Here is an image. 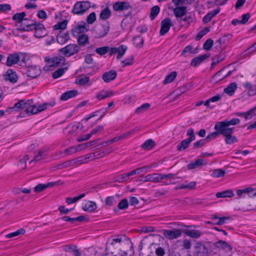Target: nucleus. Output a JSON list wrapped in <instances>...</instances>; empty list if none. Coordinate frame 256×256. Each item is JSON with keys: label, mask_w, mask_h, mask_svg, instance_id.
Returning <instances> with one entry per match:
<instances>
[{"label": "nucleus", "mask_w": 256, "mask_h": 256, "mask_svg": "<svg viewBox=\"0 0 256 256\" xmlns=\"http://www.w3.org/2000/svg\"><path fill=\"white\" fill-rule=\"evenodd\" d=\"M32 100H28L26 101L22 100L16 103L14 108H20L26 109V112L28 114H36L46 110L48 107H52L54 105V102L44 103L41 104H32Z\"/></svg>", "instance_id": "obj_1"}, {"label": "nucleus", "mask_w": 256, "mask_h": 256, "mask_svg": "<svg viewBox=\"0 0 256 256\" xmlns=\"http://www.w3.org/2000/svg\"><path fill=\"white\" fill-rule=\"evenodd\" d=\"M240 122V120L238 118H233L230 120H224L223 129L224 130V134H222V135L225 137L224 141L226 144H232L237 142V138L232 135L235 128L230 126L237 125Z\"/></svg>", "instance_id": "obj_2"}, {"label": "nucleus", "mask_w": 256, "mask_h": 256, "mask_svg": "<svg viewBox=\"0 0 256 256\" xmlns=\"http://www.w3.org/2000/svg\"><path fill=\"white\" fill-rule=\"evenodd\" d=\"M6 64L8 66H12L14 64H18L21 66H26V57L22 54L13 53L8 55Z\"/></svg>", "instance_id": "obj_3"}, {"label": "nucleus", "mask_w": 256, "mask_h": 256, "mask_svg": "<svg viewBox=\"0 0 256 256\" xmlns=\"http://www.w3.org/2000/svg\"><path fill=\"white\" fill-rule=\"evenodd\" d=\"M224 126V120L216 122L214 126V129L216 131L207 136L205 138L206 140V142H208L210 140L216 139L219 135H222V134H224V130L223 129Z\"/></svg>", "instance_id": "obj_4"}, {"label": "nucleus", "mask_w": 256, "mask_h": 256, "mask_svg": "<svg viewBox=\"0 0 256 256\" xmlns=\"http://www.w3.org/2000/svg\"><path fill=\"white\" fill-rule=\"evenodd\" d=\"M90 7V3L88 1L78 2L74 5L72 12L76 14H83Z\"/></svg>", "instance_id": "obj_5"}, {"label": "nucleus", "mask_w": 256, "mask_h": 256, "mask_svg": "<svg viewBox=\"0 0 256 256\" xmlns=\"http://www.w3.org/2000/svg\"><path fill=\"white\" fill-rule=\"evenodd\" d=\"M80 50L79 46L76 44H70L59 50V52L66 57H69Z\"/></svg>", "instance_id": "obj_6"}, {"label": "nucleus", "mask_w": 256, "mask_h": 256, "mask_svg": "<svg viewBox=\"0 0 256 256\" xmlns=\"http://www.w3.org/2000/svg\"><path fill=\"white\" fill-rule=\"evenodd\" d=\"M26 63H28L26 62ZM26 74L28 77L34 78L40 75L41 73L40 68L37 66L29 65L26 64Z\"/></svg>", "instance_id": "obj_7"}, {"label": "nucleus", "mask_w": 256, "mask_h": 256, "mask_svg": "<svg viewBox=\"0 0 256 256\" xmlns=\"http://www.w3.org/2000/svg\"><path fill=\"white\" fill-rule=\"evenodd\" d=\"M182 230L180 229L166 230L163 232L164 236L169 240L177 238L182 236Z\"/></svg>", "instance_id": "obj_8"}, {"label": "nucleus", "mask_w": 256, "mask_h": 256, "mask_svg": "<svg viewBox=\"0 0 256 256\" xmlns=\"http://www.w3.org/2000/svg\"><path fill=\"white\" fill-rule=\"evenodd\" d=\"M35 30L34 36L36 38H41L44 36L47 32L44 26L42 24L35 23L33 30Z\"/></svg>", "instance_id": "obj_9"}, {"label": "nucleus", "mask_w": 256, "mask_h": 256, "mask_svg": "<svg viewBox=\"0 0 256 256\" xmlns=\"http://www.w3.org/2000/svg\"><path fill=\"white\" fill-rule=\"evenodd\" d=\"M161 28L160 34L163 36L167 33L172 26L171 20L168 18H166L161 22Z\"/></svg>", "instance_id": "obj_10"}, {"label": "nucleus", "mask_w": 256, "mask_h": 256, "mask_svg": "<svg viewBox=\"0 0 256 256\" xmlns=\"http://www.w3.org/2000/svg\"><path fill=\"white\" fill-rule=\"evenodd\" d=\"M132 8L129 2H118L113 4V9L115 11H123Z\"/></svg>", "instance_id": "obj_11"}, {"label": "nucleus", "mask_w": 256, "mask_h": 256, "mask_svg": "<svg viewBox=\"0 0 256 256\" xmlns=\"http://www.w3.org/2000/svg\"><path fill=\"white\" fill-rule=\"evenodd\" d=\"M20 30L24 31H28L33 30L35 23L32 20L25 18L21 23Z\"/></svg>", "instance_id": "obj_12"}, {"label": "nucleus", "mask_w": 256, "mask_h": 256, "mask_svg": "<svg viewBox=\"0 0 256 256\" xmlns=\"http://www.w3.org/2000/svg\"><path fill=\"white\" fill-rule=\"evenodd\" d=\"M110 26L108 25H102L99 26L96 30V37L98 38L104 36L108 32Z\"/></svg>", "instance_id": "obj_13"}, {"label": "nucleus", "mask_w": 256, "mask_h": 256, "mask_svg": "<svg viewBox=\"0 0 256 256\" xmlns=\"http://www.w3.org/2000/svg\"><path fill=\"white\" fill-rule=\"evenodd\" d=\"M173 12L177 19H179L184 16L187 12V8L186 6H176L173 10Z\"/></svg>", "instance_id": "obj_14"}, {"label": "nucleus", "mask_w": 256, "mask_h": 256, "mask_svg": "<svg viewBox=\"0 0 256 256\" xmlns=\"http://www.w3.org/2000/svg\"><path fill=\"white\" fill-rule=\"evenodd\" d=\"M117 76L116 72L114 70H110L108 72H104L102 76V80L106 82H109L114 80Z\"/></svg>", "instance_id": "obj_15"}, {"label": "nucleus", "mask_w": 256, "mask_h": 256, "mask_svg": "<svg viewBox=\"0 0 256 256\" xmlns=\"http://www.w3.org/2000/svg\"><path fill=\"white\" fill-rule=\"evenodd\" d=\"M70 36L68 32L60 31L57 35V42L60 44H64L69 40Z\"/></svg>", "instance_id": "obj_16"}, {"label": "nucleus", "mask_w": 256, "mask_h": 256, "mask_svg": "<svg viewBox=\"0 0 256 256\" xmlns=\"http://www.w3.org/2000/svg\"><path fill=\"white\" fill-rule=\"evenodd\" d=\"M88 27L86 22H83L81 24H78L73 28L72 33L74 34L84 33L88 31Z\"/></svg>", "instance_id": "obj_17"}, {"label": "nucleus", "mask_w": 256, "mask_h": 256, "mask_svg": "<svg viewBox=\"0 0 256 256\" xmlns=\"http://www.w3.org/2000/svg\"><path fill=\"white\" fill-rule=\"evenodd\" d=\"M160 174L153 173L146 176L144 177V182H152L154 183H158L160 182Z\"/></svg>", "instance_id": "obj_18"}, {"label": "nucleus", "mask_w": 256, "mask_h": 256, "mask_svg": "<svg viewBox=\"0 0 256 256\" xmlns=\"http://www.w3.org/2000/svg\"><path fill=\"white\" fill-rule=\"evenodd\" d=\"M210 56L209 53L202 54L200 56H197L193 58L191 61V65L194 66H196L200 64H201L204 60L208 58Z\"/></svg>", "instance_id": "obj_19"}, {"label": "nucleus", "mask_w": 256, "mask_h": 256, "mask_svg": "<svg viewBox=\"0 0 256 256\" xmlns=\"http://www.w3.org/2000/svg\"><path fill=\"white\" fill-rule=\"evenodd\" d=\"M207 162L206 160L202 159H198L194 162L190 163L188 165V168L189 170H192L197 168L203 166H206Z\"/></svg>", "instance_id": "obj_20"}, {"label": "nucleus", "mask_w": 256, "mask_h": 256, "mask_svg": "<svg viewBox=\"0 0 256 256\" xmlns=\"http://www.w3.org/2000/svg\"><path fill=\"white\" fill-rule=\"evenodd\" d=\"M114 94V92L112 90H102L96 94V98L99 100H102L110 97Z\"/></svg>", "instance_id": "obj_21"}, {"label": "nucleus", "mask_w": 256, "mask_h": 256, "mask_svg": "<svg viewBox=\"0 0 256 256\" xmlns=\"http://www.w3.org/2000/svg\"><path fill=\"white\" fill-rule=\"evenodd\" d=\"M78 94V92L76 90H70L67 91L61 96L60 100H66L69 98L75 97Z\"/></svg>", "instance_id": "obj_22"}, {"label": "nucleus", "mask_w": 256, "mask_h": 256, "mask_svg": "<svg viewBox=\"0 0 256 256\" xmlns=\"http://www.w3.org/2000/svg\"><path fill=\"white\" fill-rule=\"evenodd\" d=\"M18 77L16 72L12 71V69H9L6 72V80H8L12 83H15L17 82Z\"/></svg>", "instance_id": "obj_23"}, {"label": "nucleus", "mask_w": 256, "mask_h": 256, "mask_svg": "<svg viewBox=\"0 0 256 256\" xmlns=\"http://www.w3.org/2000/svg\"><path fill=\"white\" fill-rule=\"evenodd\" d=\"M214 246L226 252L230 251L232 250L231 246L228 242L222 240L216 242L214 244Z\"/></svg>", "instance_id": "obj_24"}, {"label": "nucleus", "mask_w": 256, "mask_h": 256, "mask_svg": "<svg viewBox=\"0 0 256 256\" xmlns=\"http://www.w3.org/2000/svg\"><path fill=\"white\" fill-rule=\"evenodd\" d=\"M184 232L186 236H188L192 238H198L202 235V232H200L198 230H185Z\"/></svg>", "instance_id": "obj_25"}, {"label": "nucleus", "mask_w": 256, "mask_h": 256, "mask_svg": "<svg viewBox=\"0 0 256 256\" xmlns=\"http://www.w3.org/2000/svg\"><path fill=\"white\" fill-rule=\"evenodd\" d=\"M220 12V8H217L207 14L203 18V22L204 23H208L211 19L216 14H218Z\"/></svg>", "instance_id": "obj_26"}, {"label": "nucleus", "mask_w": 256, "mask_h": 256, "mask_svg": "<svg viewBox=\"0 0 256 256\" xmlns=\"http://www.w3.org/2000/svg\"><path fill=\"white\" fill-rule=\"evenodd\" d=\"M243 86L248 91L250 96H253L256 94V86L252 85L248 82L243 84Z\"/></svg>", "instance_id": "obj_27"}, {"label": "nucleus", "mask_w": 256, "mask_h": 256, "mask_svg": "<svg viewBox=\"0 0 256 256\" xmlns=\"http://www.w3.org/2000/svg\"><path fill=\"white\" fill-rule=\"evenodd\" d=\"M64 250L70 252L72 253L74 256H80L81 253L77 248V247L74 246H66L64 248Z\"/></svg>", "instance_id": "obj_28"}, {"label": "nucleus", "mask_w": 256, "mask_h": 256, "mask_svg": "<svg viewBox=\"0 0 256 256\" xmlns=\"http://www.w3.org/2000/svg\"><path fill=\"white\" fill-rule=\"evenodd\" d=\"M237 88V84L236 82L230 84L227 88L224 89V92L229 96H232Z\"/></svg>", "instance_id": "obj_29"}, {"label": "nucleus", "mask_w": 256, "mask_h": 256, "mask_svg": "<svg viewBox=\"0 0 256 256\" xmlns=\"http://www.w3.org/2000/svg\"><path fill=\"white\" fill-rule=\"evenodd\" d=\"M78 42L80 46H84L89 42V38L85 34L80 35L78 38Z\"/></svg>", "instance_id": "obj_30"}, {"label": "nucleus", "mask_w": 256, "mask_h": 256, "mask_svg": "<svg viewBox=\"0 0 256 256\" xmlns=\"http://www.w3.org/2000/svg\"><path fill=\"white\" fill-rule=\"evenodd\" d=\"M96 208V205L95 202L92 201H88L84 206H82V210L84 211L93 212Z\"/></svg>", "instance_id": "obj_31"}, {"label": "nucleus", "mask_w": 256, "mask_h": 256, "mask_svg": "<svg viewBox=\"0 0 256 256\" xmlns=\"http://www.w3.org/2000/svg\"><path fill=\"white\" fill-rule=\"evenodd\" d=\"M50 62L51 63L50 64V66H52L53 67H56L60 64H64L65 62V58L63 56L56 57L50 60Z\"/></svg>", "instance_id": "obj_32"}, {"label": "nucleus", "mask_w": 256, "mask_h": 256, "mask_svg": "<svg viewBox=\"0 0 256 256\" xmlns=\"http://www.w3.org/2000/svg\"><path fill=\"white\" fill-rule=\"evenodd\" d=\"M234 196L233 191L231 190H224L216 194L217 198H232Z\"/></svg>", "instance_id": "obj_33"}, {"label": "nucleus", "mask_w": 256, "mask_h": 256, "mask_svg": "<svg viewBox=\"0 0 256 256\" xmlns=\"http://www.w3.org/2000/svg\"><path fill=\"white\" fill-rule=\"evenodd\" d=\"M190 142H191L186 139L182 140L177 146V150L180 152L185 150L186 148H188L189 146Z\"/></svg>", "instance_id": "obj_34"}, {"label": "nucleus", "mask_w": 256, "mask_h": 256, "mask_svg": "<svg viewBox=\"0 0 256 256\" xmlns=\"http://www.w3.org/2000/svg\"><path fill=\"white\" fill-rule=\"evenodd\" d=\"M230 217L227 216H222V217H218L216 216H212V220H217L216 222L214 224L218 225H222L226 222V220H230Z\"/></svg>", "instance_id": "obj_35"}, {"label": "nucleus", "mask_w": 256, "mask_h": 256, "mask_svg": "<svg viewBox=\"0 0 256 256\" xmlns=\"http://www.w3.org/2000/svg\"><path fill=\"white\" fill-rule=\"evenodd\" d=\"M127 49V46L123 44L120 45L118 47L116 52L118 53V55L116 58L118 59H120L124 54Z\"/></svg>", "instance_id": "obj_36"}, {"label": "nucleus", "mask_w": 256, "mask_h": 256, "mask_svg": "<svg viewBox=\"0 0 256 256\" xmlns=\"http://www.w3.org/2000/svg\"><path fill=\"white\" fill-rule=\"evenodd\" d=\"M46 150H40L38 152V154L34 156L32 160L30 162V163L33 162H38L46 156Z\"/></svg>", "instance_id": "obj_37"}, {"label": "nucleus", "mask_w": 256, "mask_h": 256, "mask_svg": "<svg viewBox=\"0 0 256 256\" xmlns=\"http://www.w3.org/2000/svg\"><path fill=\"white\" fill-rule=\"evenodd\" d=\"M232 38V35L228 34L220 38L216 42V46L218 48H220V46L222 44H224L226 40H228Z\"/></svg>", "instance_id": "obj_38"}, {"label": "nucleus", "mask_w": 256, "mask_h": 256, "mask_svg": "<svg viewBox=\"0 0 256 256\" xmlns=\"http://www.w3.org/2000/svg\"><path fill=\"white\" fill-rule=\"evenodd\" d=\"M110 14L111 12L110 10L108 8H106L101 12L100 15V18L104 20H107L110 17Z\"/></svg>", "instance_id": "obj_39"}, {"label": "nucleus", "mask_w": 256, "mask_h": 256, "mask_svg": "<svg viewBox=\"0 0 256 256\" xmlns=\"http://www.w3.org/2000/svg\"><path fill=\"white\" fill-rule=\"evenodd\" d=\"M192 86V84L190 83H188L180 87L176 90V92H177V94H180L181 93H184L186 91L190 90Z\"/></svg>", "instance_id": "obj_40"}, {"label": "nucleus", "mask_w": 256, "mask_h": 256, "mask_svg": "<svg viewBox=\"0 0 256 256\" xmlns=\"http://www.w3.org/2000/svg\"><path fill=\"white\" fill-rule=\"evenodd\" d=\"M176 76V72H172L170 74H169L166 77V78L164 81V82H163L164 84H166L170 82H172L175 79Z\"/></svg>", "instance_id": "obj_41"}, {"label": "nucleus", "mask_w": 256, "mask_h": 256, "mask_svg": "<svg viewBox=\"0 0 256 256\" xmlns=\"http://www.w3.org/2000/svg\"><path fill=\"white\" fill-rule=\"evenodd\" d=\"M25 16L26 13L24 12L17 13L13 16L12 20H16L17 22L21 23L25 19L24 18Z\"/></svg>", "instance_id": "obj_42"}, {"label": "nucleus", "mask_w": 256, "mask_h": 256, "mask_svg": "<svg viewBox=\"0 0 256 256\" xmlns=\"http://www.w3.org/2000/svg\"><path fill=\"white\" fill-rule=\"evenodd\" d=\"M154 145V142L151 139L146 140L142 146V148L144 150H150L152 148Z\"/></svg>", "instance_id": "obj_43"}, {"label": "nucleus", "mask_w": 256, "mask_h": 256, "mask_svg": "<svg viewBox=\"0 0 256 256\" xmlns=\"http://www.w3.org/2000/svg\"><path fill=\"white\" fill-rule=\"evenodd\" d=\"M226 172L222 169H216L214 170L211 174V176L214 178H220L224 176Z\"/></svg>", "instance_id": "obj_44"}, {"label": "nucleus", "mask_w": 256, "mask_h": 256, "mask_svg": "<svg viewBox=\"0 0 256 256\" xmlns=\"http://www.w3.org/2000/svg\"><path fill=\"white\" fill-rule=\"evenodd\" d=\"M160 10L159 6H156L151 8L150 18L153 20L158 14Z\"/></svg>", "instance_id": "obj_45"}, {"label": "nucleus", "mask_w": 256, "mask_h": 256, "mask_svg": "<svg viewBox=\"0 0 256 256\" xmlns=\"http://www.w3.org/2000/svg\"><path fill=\"white\" fill-rule=\"evenodd\" d=\"M94 142H88L84 144H79L76 146L77 152L84 150L92 146Z\"/></svg>", "instance_id": "obj_46"}, {"label": "nucleus", "mask_w": 256, "mask_h": 256, "mask_svg": "<svg viewBox=\"0 0 256 256\" xmlns=\"http://www.w3.org/2000/svg\"><path fill=\"white\" fill-rule=\"evenodd\" d=\"M110 50V48L108 46L98 48L95 50L96 52L100 55L103 56L106 54Z\"/></svg>", "instance_id": "obj_47"}, {"label": "nucleus", "mask_w": 256, "mask_h": 256, "mask_svg": "<svg viewBox=\"0 0 256 256\" xmlns=\"http://www.w3.org/2000/svg\"><path fill=\"white\" fill-rule=\"evenodd\" d=\"M134 44L137 47H142L144 44V40L142 38L139 36L134 37Z\"/></svg>", "instance_id": "obj_48"}, {"label": "nucleus", "mask_w": 256, "mask_h": 256, "mask_svg": "<svg viewBox=\"0 0 256 256\" xmlns=\"http://www.w3.org/2000/svg\"><path fill=\"white\" fill-rule=\"evenodd\" d=\"M224 57L223 55H222L220 54L216 56H215L213 57L212 58V66H214L216 65L218 62H222L224 59Z\"/></svg>", "instance_id": "obj_49"}, {"label": "nucleus", "mask_w": 256, "mask_h": 256, "mask_svg": "<svg viewBox=\"0 0 256 256\" xmlns=\"http://www.w3.org/2000/svg\"><path fill=\"white\" fill-rule=\"evenodd\" d=\"M25 232V230L23 228H20V230H18L16 232L10 233L9 234H8L6 236V238H12L14 236H18L21 234H24Z\"/></svg>", "instance_id": "obj_50"}, {"label": "nucleus", "mask_w": 256, "mask_h": 256, "mask_svg": "<svg viewBox=\"0 0 256 256\" xmlns=\"http://www.w3.org/2000/svg\"><path fill=\"white\" fill-rule=\"evenodd\" d=\"M67 69V68H59L53 73L52 78H57L61 76Z\"/></svg>", "instance_id": "obj_51"}, {"label": "nucleus", "mask_w": 256, "mask_h": 256, "mask_svg": "<svg viewBox=\"0 0 256 256\" xmlns=\"http://www.w3.org/2000/svg\"><path fill=\"white\" fill-rule=\"evenodd\" d=\"M84 156H80L72 160V164L80 165L81 164L86 163V159H84Z\"/></svg>", "instance_id": "obj_52"}, {"label": "nucleus", "mask_w": 256, "mask_h": 256, "mask_svg": "<svg viewBox=\"0 0 256 256\" xmlns=\"http://www.w3.org/2000/svg\"><path fill=\"white\" fill-rule=\"evenodd\" d=\"M67 24V20H64L54 25V28L55 30H64L66 28Z\"/></svg>", "instance_id": "obj_53"}, {"label": "nucleus", "mask_w": 256, "mask_h": 256, "mask_svg": "<svg viewBox=\"0 0 256 256\" xmlns=\"http://www.w3.org/2000/svg\"><path fill=\"white\" fill-rule=\"evenodd\" d=\"M186 135L188 136V138L186 139L191 142L196 139V136L194 134V130L192 128H190L187 130Z\"/></svg>", "instance_id": "obj_54"}, {"label": "nucleus", "mask_w": 256, "mask_h": 256, "mask_svg": "<svg viewBox=\"0 0 256 256\" xmlns=\"http://www.w3.org/2000/svg\"><path fill=\"white\" fill-rule=\"evenodd\" d=\"M128 206V200L126 198L121 200L118 204V208L120 210H126Z\"/></svg>", "instance_id": "obj_55"}, {"label": "nucleus", "mask_w": 256, "mask_h": 256, "mask_svg": "<svg viewBox=\"0 0 256 256\" xmlns=\"http://www.w3.org/2000/svg\"><path fill=\"white\" fill-rule=\"evenodd\" d=\"M150 106V104H144L136 110V112L138 114L148 109Z\"/></svg>", "instance_id": "obj_56"}, {"label": "nucleus", "mask_w": 256, "mask_h": 256, "mask_svg": "<svg viewBox=\"0 0 256 256\" xmlns=\"http://www.w3.org/2000/svg\"><path fill=\"white\" fill-rule=\"evenodd\" d=\"M90 78L88 76H82L76 80V83L80 85H83L88 82Z\"/></svg>", "instance_id": "obj_57"}, {"label": "nucleus", "mask_w": 256, "mask_h": 256, "mask_svg": "<svg viewBox=\"0 0 256 256\" xmlns=\"http://www.w3.org/2000/svg\"><path fill=\"white\" fill-rule=\"evenodd\" d=\"M29 160L28 156H25L22 159L20 160L18 162V166L22 169H24L26 168V162Z\"/></svg>", "instance_id": "obj_58"}, {"label": "nucleus", "mask_w": 256, "mask_h": 256, "mask_svg": "<svg viewBox=\"0 0 256 256\" xmlns=\"http://www.w3.org/2000/svg\"><path fill=\"white\" fill-rule=\"evenodd\" d=\"M246 194L250 198L256 196V190L252 188H246Z\"/></svg>", "instance_id": "obj_59"}, {"label": "nucleus", "mask_w": 256, "mask_h": 256, "mask_svg": "<svg viewBox=\"0 0 256 256\" xmlns=\"http://www.w3.org/2000/svg\"><path fill=\"white\" fill-rule=\"evenodd\" d=\"M96 20V14L94 12L90 13L86 18V22L88 24H93Z\"/></svg>", "instance_id": "obj_60"}, {"label": "nucleus", "mask_w": 256, "mask_h": 256, "mask_svg": "<svg viewBox=\"0 0 256 256\" xmlns=\"http://www.w3.org/2000/svg\"><path fill=\"white\" fill-rule=\"evenodd\" d=\"M206 142V139H202L200 140L195 142L194 143L193 146L194 148H198L202 147L204 146Z\"/></svg>", "instance_id": "obj_61"}, {"label": "nucleus", "mask_w": 256, "mask_h": 256, "mask_svg": "<svg viewBox=\"0 0 256 256\" xmlns=\"http://www.w3.org/2000/svg\"><path fill=\"white\" fill-rule=\"evenodd\" d=\"M128 177V174H123L116 177L115 180L118 182H123L126 180Z\"/></svg>", "instance_id": "obj_62"}, {"label": "nucleus", "mask_w": 256, "mask_h": 256, "mask_svg": "<svg viewBox=\"0 0 256 256\" xmlns=\"http://www.w3.org/2000/svg\"><path fill=\"white\" fill-rule=\"evenodd\" d=\"M213 44V40L209 38L207 40L204 44V48L206 50H209L211 48Z\"/></svg>", "instance_id": "obj_63"}, {"label": "nucleus", "mask_w": 256, "mask_h": 256, "mask_svg": "<svg viewBox=\"0 0 256 256\" xmlns=\"http://www.w3.org/2000/svg\"><path fill=\"white\" fill-rule=\"evenodd\" d=\"M106 204L109 206H112L116 204V199L114 196H108L106 198Z\"/></svg>", "instance_id": "obj_64"}]
</instances>
